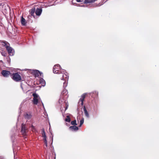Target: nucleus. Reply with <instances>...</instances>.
<instances>
[{
  "label": "nucleus",
  "instance_id": "f257e3e1",
  "mask_svg": "<svg viewBox=\"0 0 159 159\" xmlns=\"http://www.w3.org/2000/svg\"><path fill=\"white\" fill-rule=\"evenodd\" d=\"M62 73L60 74L59 77L60 78L61 80H65V81L63 83V88H66L67 85V82L69 78V76L68 75L67 73L66 70H63L61 72Z\"/></svg>",
  "mask_w": 159,
  "mask_h": 159
},
{
  "label": "nucleus",
  "instance_id": "20e7f679",
  "mask_svg": "<svg viewBox=\"0 0 159 159\" xmlns=\"http://www.w3.org/2000/svg\"><path fill=\"white\" fill-rule=\"evenodd\" d=\"M60 66L59 64H57L55 65L53 68V72L54 73L57 74L58 73L59 74V75H60V74L62 73L61 72H63V70H59L60 69Z\"/></svg>",
  "mask_w": 159,
  "mask_h": 159
},
{
  "label": "nucleus",
  "instance_id": "f8f14e48",
  "mask_svg": "<svg viewBox=\"0 0 159 159\" xmlns=\"http://www.w3.org/2000/svg\"><path fill=\"white\" fill-rule=\"evenodd\" d=\"M69 129L72 131H76L79 129L78 127L75 125L70 126Z\"/></svg>",
  "mask_w": 159,
  "mask_h": 159
},
{
  "label": "nucleus",
  "instance_id": "f3484780",
  "mask_svg": "<svg viewBox=\"0 0 159 159\" xmlns=\"http://www.w3.org/2000/svg\"><path fill=\"white\" fill-rule=\"evenodd\" d=\"M97 0H85L84 3H92L96 1Z\"/></svg>",
  "mask_w": 159,
  "mask_h": 159
},
{
  "label": "nucleus",
  "instance_id": "ddd939ff",
  "mask_svg": "<svg viewBox=\"0 0 159 159\" xmlns=\"http://www.w3.org/2000/svg\"><path fill=\"white\" fill-rule=\"evenodd\" d=\"M83 109H84V113L85 114V116L87 118H89V113H88V112L86 108V107L85 106H84Z\"/></svg>",
  "mask_w": 159,
  "mask_h": 159
},
{
  "label": "nucleus",
  "instance_id": "2eb2a0df",
  "mask_svg": "<svg viewBox=\"0 0 159 159\" xmlns=\"http://www.w3.org/2000/svg\"><path fill=\"white\" fill-rule=\"evenodd\" d=\"M68 93L66 89L63 90L61 93V96H64L66 95Z\"/></svg>",
  "mask_w": 159,
  "mask_h": 159
},
{
  "label": "nucleus",
  "instance_id": "9b49d317",
  "mask_svg": "<svg viewBox=\"0 0 159 159\" xmlns=\"http://www.w3.org/2000/svg\"><path fill=\"white\" fill-rule=\"evenodd\" d=\"M34 73L35 74V76L36 77H38L39 76H41L42 73L40 72L38 70H35L34 71Z\"/></svg>",
  "mask_w": 159,
  "mask_h": 159
},
{
  "label": "nucleus",
  "instance_id": "4be33fe9",
  "mask_svg": "<svg viewBox=\"0 0 159 159\" xmlns=\"http://www.w3.org/2000/svg\"><path fill=\"white\" fill-rule=\"evenodd\" d=\"M84 119L83 118H82L80 120V125L79 127H80L84 123Z\"/></svg>",
  "mask_w": 159,
  "mask_h": 159
},
{
  "label": "nucleus",
  "instance_id": "bb28decb",
  "mask_svg": "<svg viewBox=\"0 0 159 159\" xmlns=\"http://www.w3.org/2000/svg\"><path fill=\"white\" fill-rule=\"evenodd\" d=\"M93 93H95L98 96V92L97 91H95L93 92Z\"/></svg>",
  "mask_w": 159,
  "mask_h": 159
},
{
  "label": "nucleus",
  "instance_id": "7c9ffc66",
  "mask_svg": "<svg viewBox=\"0 0 159 159\" xmlns=\"http://www.w3.org/2000/svg\"><path fill=\"white\" fill-rule=\"evenodd\" d=\"M53 137H52V142L53 141Z\"/></svg>",
  "mask_w": 159,
  "mask_h": 159
},
{
  "label": "nucleus",
  "instance_id": "39448f33",
  "mask_svg": "<svg viewBox=\"0 0 159 159\" xmlns=\"http://www.w3.org/2000/svg\"><path fill=\"white\" fill-rule=\"evenodd\" d=\"M12 76V79L15 81L18 82L21 80L20 76L17 73L13 74Z\"/></svg>",
  "mask_w": 159,
  "mask_h": 159
},
{
  "label": "nucleus",
  "instance_id": "0eeeda50",
  "mask_svg": "<svg viewBox=\"0 0 159 159\" xmlns=\"http://www.w3.org/2000/svg\"><path fill=\"white\" fill-rule=\"evenodd\" d=\"M2 74L4 77H7L9 76L10 73L9 71L4 70L2 71Z\"/></svg>",
  "mask_w": 159,
  "mask_h": 159
},
{
  "label": "nucleus",
  "instance_id": "412c9836",
  "mask_svg": "<svg viewBox=\"0 0 159 159\" xmlns=\"http://www.w3.org/2000/svg\"><path fill=\"white\" fill-rule=\"evenodd\" d=\"M35 11V8H33L31 10L30 12V14L31 16H33Z\"/></svg>",
  "mask_w": 159,
  "mask_h": 159
},
{
  "label": "nucleus",
  "instance_id": "7ed1b4c3",
  "mask_svg": "<svg viewBox=\"0 0 159 159\" xmlns=\"http://www.w3.org/2000/svg\"><path fill=\"white\" fill-rule=\"evenodd\" d=\"M21 129L20 132L23 136L26 138L25 136L27 135V134L28 131V128L26 127V125L24 124H22L21 126Z\"/></svg>",
  "mask_w": 159,
  "mask_h": 159
},
{
  "label": "nucleus",
  "instance_id": "2f4dec72",
  "mask_svg": "<svg viewBox=\"0 0 159 159\" xmlns=\"http://www.w3.org/2000/svg\"><path fill=\"white\" fill-rule=\"evenodd\" d=\"M21 88L22 89H23V88L21 86Z\"/></svg>",
  "mask_w": 159,
  "mask_h": 159
},
{
  "label": "nucleus",
  "instance_id": "9d476101",
  "mask_svg": "<svg viewBox=\"0 0 159 159\" xmlns=\"http://www.w3.org/2000/svg\"><path fill=\"white\" fill-rule=\"evenodd\" d=\"M32 115L31 113L30 112L26 113L24 114L25 118L27 120L30 119L32 117Z\"/></svg>",
  "mask_w": 159,
  "mask_h": 159
},
{
  "label": "nucleus",
  "instance_id": "c85d7f7f",
  "mask_svg": "<svg viewBox=\"0 0 159 159\" xmlns=\"http://www.w3.org/2000/svg\"><path fill=\"white\" fill-rule=\"evenodd\" d=\"M80 7H85V5H81V6H80Z\"/></svg>",
  "mask_w": 159,
  "mask_h": 159
},
{
  "label": "nucleus",
  "instance_id": "dca6fc26",
  "mask_svg": "<svg viewBox=\"0 0 159 159\" xmlns=\"http://www.w3.org/2000/svg\"><path fill=\"white\" fill-rule=\"evenodd\" d=\"M40 83L42 84V85L44 86L45 85L46 83L45 80L43 79H41L40 80Z\"/></svg>",
  "mask_w": 159,
  "mask_h": 159
},
{
  "label": "nucleus",
  "instance_id": "1a4fd4ad",
  "mask_svg": "<svg viewBox=\"0 0 159 159\" xmlns=\"http://www.w3.org/2000/svg\"><path fill=\"white\" fill-rule=\"evenodd\" d=\"M42 11V8H37L35 11V13L37 16H40Z\"/></svg>",
  "mask_w": 159,
  "mask_h": 159
},
{
  "label": "nucleus",
  "instance_id": "aec40b11",
  "mask_svg": "<svg viewBox=\"0 0 159 159\" xmlns=\"http://www.w3.org/2000/svg\"><path fill=\"white\" fill-rule=\"evenodd\" d=\"M65 120L66 121L68 122H70V116H66V118L65 119Z\"/></svg>",
  "mask_w": 159,
  "mask_h": 159
},
{
  "label": "nucleus",
  "instance_id": "f03ea898",
  "mask_svg": "<svg viewBox=\"0 0 159 159\" xmlns=\"http://www.w3.org/2000/svg\"><path fill=\"white\" fill-rule=\"evenodd\" d=\"M1 43L2 45L5 47L9 55L10 56L13 55L14 50L12 48L9 46V43L6 41H3Z\"/></svg>",
  "mask_w": 159,
  "mask_h": 159
},
{
  "label": "nucleus",
  "instance_id": "393cba45",
  "mask_svg": "<svg viewBox=\"0 0 159 159\" xmlns=\"http://www.w3.org/2000/svg\"><path fill=\"white\" fill-rule=\"evenodd\" d=\"M44 142L45 143V145L46 147H47L48 146V143H47V140L46 139H44Z\"/></svg>",
  "mask_w": 159,
  "mask_h": 159
},
{
  "label": "nucleus",
  "instance_id": "b1692460",
  "mask_svg": "<svg viewBox=\"0 0 159 159\" xmlns=\"http://www.w3.org/2000/svg\"><path fill=\"white\" fill-rule=\"evenodd\" d=\"M71 124L73 125H77L76 120L71 121Z\"/></svg>",
  "mask_w": 159,
  "mask_h": 159
},
{
  "label": "nucleus",
  "instance_id": "cd10ccee",
  "mask_svg": "<svg viewBox=\"0 0 159 159\" xmlns=\"http://www.w3.org/2000/svg\"><path fill=\"white\" fill-rule=\"evenodd\" d=\"M31 129L32 130H33L34 129V126L33 125H31Z\"/></svg>",
  "mask_w": 159,
  "mask_h": 159
},
{
  "label": "nucleus",
  "instance_id": "c756f323",
  "mask_svg": "<svg viewBox=\"0 0 159 159\" xmlns=\"http://www.w3.org/2000/svg\"><path fill=\"white\" fill-rule=\"evenodd\" d=\"M68 107V106L67 105V106L66 107V110L67 109Z\"/></svg>",
  "mask_w": 159,
  "mask_h": 159
},
{
  "label": "nucleus",
  "instance_id": "a211bd4d",
  "mask_svg": "<svg viewBox=\"0 0 159 159\" xmlns=\"http://www.w3.org/2000/svg\"><path fill=\"white\" fill-rule=\"evenodd\" d=\"M42 137L43 138V139H46L47 137L46 136L44 130V129H42Z\"/></svg>",
  "mask_w": 159,
  "mask_h": 159
},
{
  "label": "nucleus",
  "instance_id": "5701e85b",
  "mask_svg": "<svg viewBox=\"0 0 159 159\" xmlns=\"http://www.w3.org/2000/svg\"><path fill=\"white\" fill-rule=\"evenodd\" d=\"M61 0H57L56 1H55V4H52V5H49L48 6H52V5H55V4L58 3H60L61 2Z\"/></svg>",
  "mask_w": 159,
  "mask_h": 159
},
{
  "label": "nucleus",
  "instance_id": "a878e982",
  "mask_svg": "<svg viewBox=\"0 0 159 159\" xmlns=\"http://www.w3.org/2000/svg\"><path fill=\"white\" fill-rule=\"evenodd\" d=\"M1 54H2V56H4V57L6 56L7 54L6 53V52H2Z\"/></svg>",
  "mask_w": 159,
  "mask_h": 159
},
{
  "label": "nucleus",
  "instance_id": "6ab92c4d",
  "mask_svg": "<svg viewBox=\"0 0 159 159\" xmlns=\"http://www.w3.org/2000/svg\"><path fill=\"white\" fill-rule=\"evenodd\" d=\"M61 97H62V96H61ZM64 99L62 98H61L59 100V102L60 104H61L62 102H64L66 104V101L64 102Z\"/></svg>",
  "mask_w": 159,
  "mask_h": 159
},
{
  "label": "nucleus",
  "instance_id": "6e6552de",
  "mask_svg": "<svg viewBox=\"0 0 159 159\" xmlns=\"http://www.w3.org/2000/svg\"><path fill=\"white\" fill-rule=\"evenodd\" d=\"M86 95V93H84L81 96V98H80L79 101V103H80V104L82 106L83 105V102L84 99L85 97V96Z\"/></svg>",
  "mask_w": 159,
  "mask_h": 159
},
{
  "label": "nucleus",
  "instance_id": "4468645a",
  "mask_svg": "<svg viewBox=\"0 0 159 159\" xmlns=\"http://www.w3.org/2000/svg\"><path fill=\"white\" fill-rule=\"evenodd\" d=\"M21 22L22 25L25 26L26 25L25 20L23 16L21 17Z\"/></svg>",
  "mask_w": 159,
  "mask_h": 159
},
{
  "label": "nucleus",
  "instance_id": "423d86ee",
  "mask_svg": "<svg viewBox=\"0 0 159 159\" xmlns=\"http://www.w3.org/2000/svg\"><path fill=\"white\" fill-rule=\"evenodd\" d=\"M33 96L34 97L33 100V103L34 104L37 105L38 101L40 99L38 95L36 93H34L33 94Z\"/></svg>",
  "mask_w": 159,
  "mask_h": 159
}]
</instances>
